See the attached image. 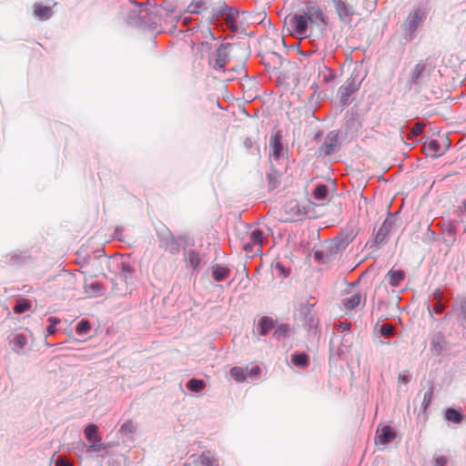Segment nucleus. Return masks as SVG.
<instances>
[{
	"instance_id": "f257e3e1",
	"label": "nucleus",
	"mask_w": 466,
	"mask_h": 466,
	"mask_svg": "<svg viewBox=\"0 0 466 466\" xmlns=\"http://www.w3.org/2000/svg\"><path fill=\"white\" fill-rule=\"evenodd\" d=\"M239 243L238 248L248 253H258L261 251L263 244V232L255 228L252 230H243L237 235Z\"/></svg>"
},
{
	"instance_id": "f03ea898",
	"label": "nucleus",
	"mask_w": 466,
	"mask_h": 466,
	"mask_svg": "<svg viewBox=\"0 0 466 466\" xmlns=\"http://www.w3.org/2000/svg\"><path fill=\"white\" fill-rule=\"evenodd\" d=\"M284 23L290 35L303 38L309 36V21L304 14H294L286 16Z\"/></svg>"
},
{
	"instance_id": "7ed1b4c3",
	"label": "nucleus",
	"mask_w": 466,
	"mask_h": 466,
	"mask_svg": "<svg viewBox=\"0 0 466 466\" xmlns=\"http://www.w3.org/2000/svg\"><path fill=\"white\" fill-rule=\"evenodd\" d=\"M424 17L425 13L421 9H413L409 13L402 25L406 39L411 40L413 38L415 32Z\"/></svg>"
},
{
	"instance_id": "20e7f679",
	"label": "nucleus",
	"mask_w": 466,
	"mask_h": 466,
	"mask_svg": "<svg viewBox=\"0 0 466 466\" xmlns=\"http://www.w3.org/2000/svg\"><path fill=\"white\" fill-rule=\"evenodd\" d=\"M230 45L221 44L215 52L208 56V65L215 70H225V66L229 60Z\"/></svg>"
},
{
	"instance_id": "39448f33",
	"label": "nucleus",
	"mask_w": 466,
	"mask_h": 466,
	"mask_svg": "<svg viewBox=\"0 0 466 466\" xmlns=\"http://www.w3.org/2000/svg\"><path fill=\"white\" fill-rule=\"evenodd\" d=\"M85 437L89 442V451L98 452L106 449V445L102 442V439L98 434V428L96 425H87L85 429Z\"/></svg>"
},
{
	"instance_id": "423d86ee",
	"label": "nucleus",
	"mask_w": 466,
	"mask_h": 466,
	"mask_svg": "<svg viewBox=\"0 0 466 466\" xmlns=\"http://www.w3.org/2000/svg\"><path fill=\"white\" fill-rule=\"evenodd\" d=\"M359 89V84L356 83L355 78H349L339 88V94L340 96V102L343 105L349 103L350 97Z\"/></svg>"
},
{
	"instance_id": "0eeeda50",
	"label": "nucleus",
	"mask_w": 466,
	"mask_h": 466,
	"mask_svg": "<svg viewBox=\"0 0 466 466\" xmlns=\"http://www.w3.org/2000/svg\"><path fill=\"white\" fill-rule=\"evenodd\" d=\"M394 220L391 218H386L380 228L378 229L374 241L377 245H381L386 242L392 228Z\"/></svg>"
},
{
	"instance_id": "6e6552de",
	"label": "nucleus",
	"mask_w": 466,
	"mask_h": 466,
	"mask_svg": "<svg viewBox=\"0 0 466 466\" xmlns=\"http://www.w3.org/2000/svg\"><path fill=\"white\" fill-rule=\"evenodd\" d=\"M304 15H307L311 28L314 25H319V22L323 25L327 24L321 9L317 5L308 6L307 12H305Z\"/></svg>"
},
{
	"instance_id": "1a4fd4ad",
	"label": "nucleus",
	"mask_w": 466,
	"mask_h": 466,
	"mask_svg": "<svg viewBox=\"0 0 466 466\" xmlns=\"http://www.w3.org/2000/svg\"><path fill=\"white\" fill-rule=\"evenodd\" d=\"M366 294L362 292H356L347 296L342 299V304L346 309H354L360 304L365 305Z\"/></svg>"
},
{
	"instance_id": "9d476101",
	"label": "nucleus",
	"mask_w": 466,
	"mask_h": 466,
	"mask_svg": "<svg viewBox=\"0 0 466 466\" xmlns=\"http://www.w3.org/2000/svg\"><path fill=\"white\" fill-rule=\"evenodd\" d=\"M220 12L225 16V22L229 26V28L232 31H237L238 25H237V16L238 12L232 8H228L226 5H222L220 6Z\"/></svg>"
},
{
	"instance_id": "9b49d317",
	"label": "nucleus",
	"mask_w": 466,
	"mask_h": 466,
	"mask_svg": "<svg viewBox=\"0 0 466 466\" xmlns=\"http://www.w3.org/2000/svg\"><path fill=\"white\" fill-rule=\"evenodd\" d=\"M160 247L173 255L179 252L178 242L169 231L167 232V235L161 239Z\"/></svg>"
},
{
	"instance_id": "f8f14e48",
	"label": "nucleus",
	"mask_w": 466,
	"mask_h": 466,
	"mask_svg": "<svg viewBox=\"0 0 466 466\" xmlns=\"http://www.w3.org/2000/svg\"><path fill=\"white\" fill-rule=\"evenodd\" d=\"M422 149L427 156L431 157H438L445 151V149L441 147L440 143L436 139H431L424 143Z\"/></svg>"
},
{
	"instance_id": "ddd939ff",
	"label": "nucleus",
	"mask_w": 466,
	"mask_h": 466,
	"mask_svg": "<svg viewBox=\"0 0 466 466\" xmlns=\"http://www.w3.org/2000/svg\"><path fill=\"white\" fill-rule=\"evenodd\" d=\"M338 146V134H335L334 132H330L324 143L322 144L320 149L324 151L325 155H330L332 154Z\"/></svg>"
},
{
	"instance_id": "4468645a",
	"label": "nucleus",
	"mask_w": 466,
	"mask_h": 466,
	"mask_svg": "<svg viewBox=\"0 0 466 466\" xmlns=\"http://www.w3.org/2000/svg\"><path fill=\"white\" fill-rule=\"evenodd\" d=\"M385 279H388V282L391 287L397 288L404 280L405 273L400 269H390L387 273Z\"/></svg>"
},
{
	"instance_id": "2eb2a0df",
	"label": "nucleus",
	"mask_w": 466,
	"mask_h": 466,
	"mask_svg": "<svg viewBox=\"0 0 466 466\" xmlns=\"http://www.w3.org/2000/svg\"><path fill=\"white\" fill-rule=\"evenodd\" d=\"M276 321L268 316L262 317L258 323V329L259 335L265 336L268 332L274 328Z\"/></svg>"
},
{
	"instance_id": "dca6fc26",
	"label": "nucleus",
	"mask_w": 466,
	"mask_h": 466,
	"mask_svg": "<svg viewBox=\"0 0 466 466\" xmlns=\"http://www.w3.org/2000/svg\"><path fill=\"white\" fill-rule=\"evenodd\" d=\"M292 364L298 368H307L309 365V356L304 352H295L290 356Z\"/></svg>"
},
{
	"instance_id": "f3484780",
	"label": "nucleus",
	"mask_w": 466,
	"mask_h": 466,
	"mask_svg": "<svg viewBox=\"0 0 466 466\" xmlns=\"http://www.w3.org/2000/svg\"><path fill=\"white\" fill-rule=\"evenodd\" d=\"M396 438V433L389 426H384L378 431V440L381 444H388Z\"/></svg>"
},
{
	"instance_id": "a211bd4d",
	"label": "nucleus",
	"mask_w": 466,
	"mask_h": 466,
	"mask_svg": "<svg viewBox=\"0 0 466 466\" xmlns=\"http://www.w3.org/2000/svg\"><path fill=\"white\" fill-rule=\"evenodd\" d=\"M34 15L40 20H46L53 15V11L50 6L37 4L34 5Z\"/></svg>"
},
{
	"instance_id": "6ab92c4d",
	"label": "nucleus",
	"mask_w": 466,
	"mask_h": 466,
	"mask_svg": "<svg viewBox=\"0 0 466 466\" xmlns=\"http://www.w3.org/2000/svg\"><path fill=\"white\" fill-rule=\"evenodd\" d=\"M230 270L228 268L217 265L212 268V277L217 281H222L228 278Z\"/></svg>"
},
{
	"instance_id": "aec40b11",
	"label": "nucleus",
	"mask_w": 466,
	"mask_h": 466,
	"mask_svg": "<svg viewBox=\"0 0 466 466\" xmlns=\"http://www.w3.org/2000/svg\"><path fill=\"white\" fill-rule=\"evenodd\" d=\"M248 368L233 367L229 373L230 376L238 382H242L248 379Z\"/></svg>"
},
{
	"instance_id": "412c9836",
	"label": "nucleus",
	"mask_w": 466,
	"mask_h": 466,
	"mask_svg": "<svg viewBox=\"0 0 466 466\" xmlns=\"http://www.w3.org/2000/svg\"><path fill=\"white\" fill-rule=\"evenodd\" d=\"M269 147L273 156L278 158L282 153V146L280 142V137L276 135L271 137L269 141Z\"/></svg>"
},
{
	"instance_id": "4be33fe9",
	"label": "nucleus",
	"mask_w": 466,
	"mask_h": 466,
	"mask_svg": "<svg viewBox=\"0 0 466 466\" xmlns=\"http://www.w3.org/2000/svg\"><path fill=\"white\" fill-rule=\"evenodd\" d=\"M194 462H199L201 466H218V461L210 456L209 453H203L198 458H195Z\"/></svg>"
},
{
	"instance_id": "5701e85b",
	"label": "nucleus",
	"mask_w": 466,
	"mask_h": 466,
	"mask_svg": "<svg viewBox=\"0 0 466 466\" xmlns=\"http://www.w3.org/2000/svg\"><path fill=\"white\" fill-rule=\"evenodd\" d=\"M32 307L31 300L27 299H20L16 300V303L14 307V312L16 314L24 313L29 310Z\"/></svg>"
},
{
	"instance_id": "b1692460",
	"label": "nucleus",
	"mask_w": 466,
	"mask_h": 466,
	"mask_svg": "<svg viewBox=\"0 0 466 466\" xmlns=\"http://www.w3.org/2000/svg\"><path fill=\"white\" fill-rule=\"evenodd\" d=\"M206 387V383L202 380L191 379L187 383V388L192 392H199Z\"/></svg>"
},
{
	"instance_id": "393cba45",
	"label": "nucleus",
	"mask_w": 466,
	"mask_h": 466,
	"mask_svg": "<svg viewBox=\"0 0 466 466\" xmlns=\"http://www.w3.org/2000/svg\"><path fill=\"white\" fill-rule=\"evenodd\" d=\"M206 9V3L203 0H194L187 6V11L192 14H199Z\"/></svg>"
},
{
	"instance_id": "a878e982",
	"label": "nucleus",
	"mask_w": 466,
	"mask_h": 466,
	"mask_svg": "<svg viewBox=\"0 0 466 466\" xmlns=\"http://www.w3.org/2000/svg\"><path fill=\"white\" fill-rule=\"evenodd\" d=\"M312 196L317 200H324L328 197V187L326 185H318L313 190Z\"/></svg>"
},
{
	"instance_id": "bb28decb",
	"label": "nucleus",
	"mask_w": 466,
	"mask_h": 466,
	"mask_svg": "<svg viewBox=\"0 0 466 466\" xmlns=\"http://www.w3.org/2000/svg\"><path fill=\"white\" fill-rule=\"evenodd\" d=\"M427 384H428V388L424 393L422 403H421L423 408H428L430 406L432 397H433V391H434V387H433L432 382L429 381Z\"/></svg>"
},
{
	"instance_id": "cd10ccee",
	"label": "nucleus",
	"mask_w": 466,
	"mask_h": 466,
	"mask_svg": "<svg viewBox=\"0 0 466 466\" xmlns=\"http://www.w3.org/2000/svg\"><path fill=\"white\" fill-rule=\"evenodd\" d=\"M426 69V66L423 63H418L410 73V79L416 83L418 79L423 75Z\"/></svg>"
},
{
	"instance_id": "c85d7f7f",
	"label": "nucleus",
	"mask_w": 466,
	"mask_h": 466,
	"mask_svg": "<svg viewBox=\"0 0 466 466\" xmlns=\"http://www.w3.org/2000/svg\"><path fill=\"white\" fill-rule=\"evenodd\" d=\"M90 329L91 325L86 319L80 320L76 327V332L79 336L86 334Z\"/></svg>"
},
{
	"instance_id": "c756f323",
	"label": "nucleus",
	"mask_w": 466,
	"mask_h": 466,
	"mask_svg": "<svg viewBox=\"0 0 466 466\" xmlns=\"http://www.w3.org/2000/svg\"><path fill=\"white\" fill-rule=\"evenodd\" d=\"M187 263L194 269L197 268L199 266L200 261H201L199 255L196 251H194V250H190L187 253Z\"/></svg>"
},
{
	"instance_id": "7c9ffc66",
	"label": "nucleus",
	"mask_w": 466,
	"mask_h": 466,
	"mask_svg": "<svg viewBox=\"0 0 466 466\" xmlns=\"http://www.w3.org/2000/svg\"><path fill=\"white\" fill-rule=\"evenodd\" d=\"M445 418L447 420L455 423H459L462 420V416L458 410H446Z\"/></svg>"
},
{
	"instance_id": "2f4dec72",
	"label": "nucleus",
	"mask_w": 466,
	"mask_h": 466,
	"mask_svg": "<svg viewBox=\"0 0 466 466\" xmlns=\"http://www.w3.org/2000/svg\"><path fill=\"white\" fill-rule=\"evenodd\" d=\"M290 331V328L289 324H280L278 326L274 331V336L277 339L288 337Z\"/></svg>"
},
{
	"instance_id": "473e14b6",
	"label": "nucleus",
	"mask_w": 466,
	"mask_h": 466,
	"mask_svg": "<svg viewBox=\"0 0 466 466\" xmlns=\"http://www.w3.org/2000/svg\"><path fill=\"white\" fill-rule=\"evenodd\" d=\"M14 345L15 346V350H22L27 344V339L24 334H16L14 338Z\"/></svg>"
},
{
	"instance_id": "72a5a7b5",
	"label": "nucleus",
	"mask_w": 466,
	"mask_h": 466,
	"mask_svg": "<svg viewBox=\"0 0 466 466\" xmlns=\"http://www.w3.org/2000/svg\"><path fill=\"white\" fill-rule=\"evenodd\" d=\"M335 5L340 16H348L350 15L349 6L345 2L339 0L336 2Z\"/></svg>"
},
{
	"instance_id": "f704fd0d",
	"label": "nucleus",
	"mask_w": 466,
	"mask_h": 466,
	"mask_svg": "<svg viewBox=\"0 0 466 466\" xmlns=\"http://www.w3.org/2000/svg\"><path fill=\"white\" fill-rule=\"evenodd\" d=\"M424 125L422 123H416L413 127L411 128L410 134L408 135V138H413L415 137H418L423 132Z\"/></svg>"
},
{
	"instance_id": "c9c22d12",
	"label": "nucleus",
	"mask_w": 466,
	"mask_h": 466,
	"mask_svg": "<svg viewBox=\"0 0 466 466\" xmlns=\"http://www.w3.org/2000/svg\"><path fill=\"white\" fill-rule=\"evenodd\" d=\"M135 430H136V427L131 420L125 422L120 428V431L124 434L131 433V432L135 431Z\"/></svg>"
},
{
	"instance_id": "e433bc0d",
	"label": "nucleus",
	"mask_w": 466,
	"mask_h": 466,
	"mask_svg": "<svg viewBox=\"0 0 466 466\" xmlns=\"http://www.w3.org/2000/svg\"><path fill=\"white\" fill-rule=\"evenodd\" d=\"M393 331H394L393 326L389 323H385V324L381 325L380 329V334L384 335V336H390L393 334Z\"/></svg>"
},
{
	"instance_id": "4c0bfd02",
	"label": "nucleus",
	"mask_w": 466,
	"mask_h": 466,
	"mask_svg": "<svg viewBox=\"0 0 466 466\" xmlns=\"http://www.w3.org/2000/svg\"><path fill=\"white\" fill-rule=\"evenodd\" d=\"M410 380V375L408 371H402L399 373L398 381L400 384L407 385Z\"/></svg>"
},
{
	"instance_id": "58836bf2",
	"label": "nucleus",
	"mask_w": 466,
	"mask_h": 466,
	"mask_svg": "<svg viewBox=\"0 0 466 466\" xmlns=\"http://www.w3.org/2000/svg\"><path fill=\"white\" fill-rule=\"evenodd\" d=\"M260 373V368L258 365H255L248 369V378H257Z\"/></svg>"
},
{
	"instance_id": "ea45409f",
	"label": "nucleus",
	"mask_w": 466,
	"mask_h": 466,
	"mask_svg": "<svg viewBox=\"0 0 466 466\" xmlns=\"http://www.w3.org/2000/svg\"><path fill=\"white\" fill-rule=\"evenodd\" d=\"M268 187L270 189L276 188L278 187V185H279V181L277 179V177L275 175L273 176V175L269 174L268 176Z\"/></svg>"
},
{
	"instance_id": "a19ab883",
	"label": "nucleus",
	"mask_w": 466,
	"mask_h": 466,
	"mask_svg": "<svg viewBox=\"0 0 466 466\" xmlns=\"http://www.w3.org/2000/svg\"><path fill=\"white\" fill-rule=\"evenodd\" d=\"M444 309H445L444 304L441 300H438L433 305L432 311L436 314H440L444 310Z\"/></svg>"
},
{
	"instance_id": "79ce46f5",
	"label": "nucleus",
	"mask_w": 466,
	"mask_h": 466,
	"mask_svg": "<svg viewBox=\"0 0 466 466\" xmlns=\"http://www.w3.org/2000/svg\"><path fill=\"white\" fill-rule=\"evenodd\" d=\"M435 461L437 466H445L447 464V458L445 456H437L435 457Z\"/></svg>"
},
{
	"instance_id": "37998d69",
	"label": "nucleus",
	"mask_w": 466,
	"mask_h": 466,
	"mask_svg": "<svg viewBox=\"0 0 466 466\" xmlns=\"http://www.w3.org/2000/svg\"><path fill=\"white\" fill-rule=\"evenodd\" d=\"M56 466H73L72 463H70L69 461H66L62 457H60V458H58L56 460Z\"/></svg>"
},
{
	"instance_id": "c03bdc74",
	"label": "nucleus",
	"mask_w": 466,
	"mask_h": 466,
	"mask_svg": "<svg viewBox=\"0 0 466 466\" xmlns=\"http://www.w3.org/2000/svg\"><path fill=\"white\" fill-rule=\"evenodd\" d=\"M441 292L440 290H436L434 293H433V299H436L437 301L438 300H441Z\"/></svg>"
},
{
	"instance_id": "a18cd8bd",
	"label": "nucleus",
	"mask_w": 466,
	"mask_h": 466,
	"mask_svg": "<svg viewBox=\"0 0 466 466\" xmlns=\"http://www.w3.org/2000/svg\"><path fill=\"white\" fill-rule=\"evenodd\" d=\"M232 71L243 73L244 72V67L242 66H238L237 68H232Z\"/></svg>"
},
{
	"instance_id": "49530a36",
	"label": "nucleus",
	"mask_w": 466,
	"mask_h": 466,
	"mask_svg": "<svg viewBox=\"0 0 466 466\" xmlns=\"http://www.w3.org/2000/svg\"><path fill=\"white\" fill-rule=\"evenodd\" d=\"M49 321L54 323V324H56L59 322V319H57L56 318H49Z\"/></svg>"
},
{
	"instance_id": "de8ad7c7",
	"label": "nucleus",
	"mask_w": 466,
	"mask_h": 466,
	"mask_svg": "<svg viewBox=\"0 0 466 466\" xmlns=\"http://www.w3.org/2000/svg\"><path fill=\"white\" fill-rule=\"evenodd\" d=\"M350 326V324H341V328L343 329V330L349 329Z\"/></svg>"
},
{
	"instance_id": "09e8293b",
	"label": "nucleus",
	"mask_w": 466,
	"mask_h": 466,
	"mask_svg": "<svg viewBox=\"0 0 466 466\" xmlns=\"http://www.w3.org/2000/svg\"><path fill=\"white\" fill-rule=\"evenodd\" d=\"M47 331H48V333L52 334V333L54 332V328H53V326H49V327L47 328Z\"/></svg>"
},
{
	"instance_id": "8fccbe9b",
	"label": "nucleus",
	"mask_w": 466,
	"mask_h": 466,
	"mask_svg": "<svg viewBox=\"0 0 466 466\" xmlns=\"http://www.w3.org/2000/svg\"><path fill=\"white\" fill-rule=\"evenodd\" d=\"M301 216H302V215H301L300 213H299V214L297 215V217H296V218H294V219H300Z\"/></svg>"
},
{
	"instance_id": "3c124183",
	"label": "nucleus",
	"mask_w": 466,
	"mask_h": 466,
	"mask_svg": "<svg viewBox=\"0 0 466 466\" xmlns=\"http://www.w3.org/2000/svg\"><path fill=\"white\" fill-rule=\"evenodd\" d=\"M184 466H190V464H187H187H185Z\"/></svg>"
}]
</instances>
